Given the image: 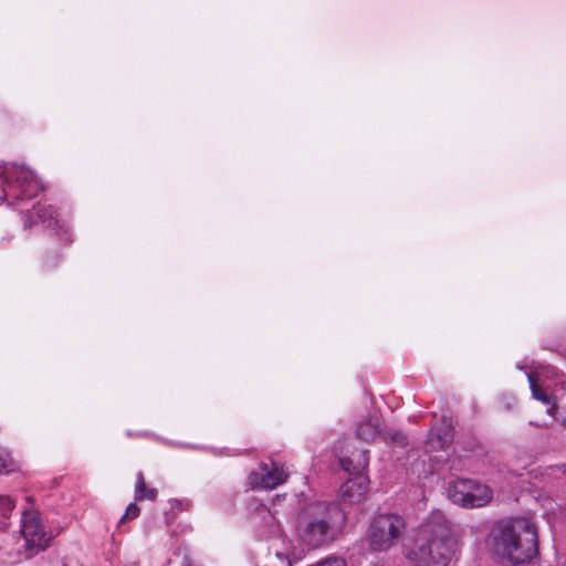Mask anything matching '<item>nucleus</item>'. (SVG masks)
Returning <instances> with one entry per match:
<instances>
[{"label":"nucleus","instance_id":"ddd939ff","mask_svg":"<svg viewBox=\"0 0 566 566\" xmlns=\"http://www.w3.org/2000/svg\"><path fill=\"white\" fill-rule=\"evenodd\" d=\"M380 421L377 417H370L363 420L358 427L356 434L365 441L374 440L379 433Z\"/></svg>","mask_w":566,"mask_h":566},{"label":"nucleus","instance_id":"4468645a","mask_svg":"<svg viewBox=\"0 0 566 566\" xmlns=\"http://www.w3.org/2000/svg\"><path fill=\"white\" fill-rule=\"evenodd\" d=\"M157 496L156 489H147L145 484L144 474L139 472L137 474V481L135 486V500L143 501L145 499L154 501Z\"/></svg>","mask_w":566,"mask_h":566},{"label":"nucleus","instance_id":"7ed1b4c3","mask_svg":"<svg viewBox=\"0 0 566 566\" xmlns=\"http://www.w3.org/2000/svg\"><path fill=\"white\" fill-rule=\"evenodd\" d=\"M327 506L315 504L302 515L297 535L306 549H315L332 541L329 523L326 520Z\"/></svg>","mask_w":566,"mask_h":566},{"label":"nucleus","instance_id":"423d86ee","mask_svg":"<svg viewBox=\"0 0 566 566\" xmlns=\"http://www.w3.org/2000/svg\"><path fill=\"white\" fill-rule=\"evenodd\" d=\"M447 491L452 503L464 509L485 506L493 497V492L488 485L468 479L450 483Z\"/></svg>","mask_w":566,"mask_h":566},{"label":"nucleus","instance_id":"20e7f679","mask_svg":"<svg viewBox=\"0 0 566 566\" xmlns=\"http://www.w3.org/2000/svg\"><path fill=\"white\" fill-rule=\"evenodd\" d=\"M20 532L23 544L18 552L23 558H31L44 551L52 538L46 532L41 514L33 510H27L21 517Z\"/></svg>","mask_w":566,"mask_h":566},{"label":"nucleus","instance_id":"9d476101","mask_svg":"<svg viewBox=\"0 0 566 566\" xmlns=\"http://www.w3.org/2000/svg\"><path fill=\"white\" fill-rule=\"evenodd\" d=\"M368 491V479L358 475L349 479L340 489V496L345 502H357Z\"/></svg>","mask_w":566,"mask_h":566},{"label":"nucleus","instance_id":"f257e3e1","mask_svg":"<svg viewBox=\"0 0 566 566\" xmlns=\"http://www.w3.org/2000/svg\"><path fill=\"white\" fill-rule=\"evenodd\" d=\"M485 548L501 566L532 564L538 555L537 527L527 517L499 521L485 538Z\"/></svg>","mask_w":566,"mask_h":566},{"label":"nucleus","instance_id":"2eb2a0df","mask_svg":"<svg viewBox=\"0 0 566 566\" xmlns=\"http://www.w3.org/2000/svg\"><path fill=\"white\" fill-rule=\"evenodd\" d=\"M15 502L9 495L0 494V527H4L6 520L10 517Z\"/></svg>","mask_w":566,"mask_h":566},{"label":"nucleus","instance_id":"f03ea898","mask_svg":"<svg viewBox=\"0 0 566 566\" xmlns=\"http://www.w3.org/2000/svg\"><path fill=\"white\" fill-rule=\"evenodd\" d=\"M454 552L455 541L447 520L433 514L419 527L406 557L415 566H448Z\"/></svg>","mask_w":566,"mask_h":566},{"label":"nucleus","instance_id":"0eeeda50","mask_svg":"<svg viewBox=\"0 0 566 566\" xmlns=\"http://www.w3.org/2000/svg\"><path fill=\"white\" fill-rule=\"evenodd\" d=\"M405 520L398 514H380L374 518L369 528V544L374 551L389 549L402 535Z\"/></svg>","mask_w":566,"mask_h":566},{"label":"nucleus","instance_id":"9b49d317","mask_svg":"<svg viewBox=\"0 0 566 566\" xmlns=\"http://www.w3.org/2000/svg\"><path fill=\"white\" fill-rule=\"evenodd\" d=\"M339 463L349 474L363 475V471L369 463L368 452L367 450H355L349 457L340 458Z\"/></svg>","mask_w":566,"mask_h":566},{"label":"nucleus","instance_id":"6ab92c4d","mask_svg":"<svg viewBox=\"0 0 566 566\" xmlns=\"http://www.w3.org/2000/svg\"><path fill=\"white\" fill-rule=\"evenodd\" d=\"M139 515V507L135 503H130L125 514L122 516L119 523H126L127 521H132Z\"/></svg>","mask_w":566,"mask_h":566},{"label":"nucleus","instance_id":"6e6552de","mask_svg":"<svg viewBox=\"0 0 566 566\" xmlns=\"http://www.w3.org/2000/svg\"><path fill=\"white\" fill-rule=\"evenodd\" d=\"M286 479L287 473L284 469L272 462L271 464H262L260 471L252 472L249 475V483L252 488L271 490L284 483Z\"/></svg>","mask_w":566,"mask_h":566},{"label":"nucleus","instance_id":"a211bd4d","mask_svg":"<svg viewBox=\"0 0 566 566\" xmlns=\"http://www.w3.org/2000/svg\"><path fill=\"white\" fill-rule=\"evenodd\" d=\"M427 444L430 450L441 449L444 446V439L440 434H437L433 430L430 431V434L427 440Z\"/></svg>","mask_w":566,"mask_h":566},{"label":"nucleus","instance_id":"412c9836","mask_svg":"<svg viewBox=\"0 0 566 566\" xmlns=\"http://www.w3.org/2000/svg\"><path fill=\"white\" fill-rule=\"evenodd\" d=\"M559 417H560L563 423L566 426V406L560 408Z\"/></svg>","mask_w":566,"mask_h":566},{"label":"nucleus","instance_id":"f3484780","mask_svg":"<svg viewBox=\"0 0 566 566\" xmlns=\"http://www.w3.org/2000/svg\"><path fill=\"white\" fill-rule=\"evenodd\" d=\"M14 468V462L11 455L2 448H0V473H9Z\"/></svg>","mask_w":566,"mask_h":566},{"label":"nucleus","instance_id":"39448f33","mask_svg":"<svg viewBox=\"0 0 566 566\" xmlns=\"http://www.w3.org/2000/svg\"><path fill=\"white\" fill-rule=\"evenodd\" d=\"M0 178L9 193L22 200L32 199L43 189L32 170L17 164L0 163Z\"/></svg>","mask_w":566,"mask_h":566},{"label":"nucleus","instance_id":"1a4fd4ad","mask_svg":"<svg viewBox=\"0 0 566 566\" xmlns=\"http://www.w3.org/2000/svg\"><path fill=\"white\" fill-rule=\"evenodd\" d=\"M527 379L530 382L533 398L538 401H542L544 405L548 406V409H547L548 413L552 416H555L556 411L558 410L556 400L539 384V373H537V371L527 373Z\"/></svg>","mask_w":566,"mask_h":566},{"label":"nucleus","instance_id":"dca6fc26","mask_svg":"<svg viewBox=\"0 0 566 566\" xmlns=\"http://www.w3.org/2000/svg\"><path fill=\"white\" fill-rule=\"evenodd\" d=\"M36 214L46 228H53L57 224V219L54 216L55 211L51 206L39 208Z\"/></svg>","mask_w":566,"mask_h":566},{"label":"nucleus","instance_id":"f8f14e48","mask_svg":"<svg viewBox=\"0 0 566 566\" xmlns=\"http://www.w3.org/2000/svg\"><path fill=\"white\" fill-rule=\"evenodd\" d=\"M305 548L294 546L290 541L282 539V548L275 551V556L291 566L293 562H298L305 556Z\"/></svg>","mask_w":566,"mask_h":566},{"label":"nucleus","instance_id":"5701e85b","mask_svg":"<svg viewBox=\"0 0 566 566\" xmlns=\"http://www.w3.org/2000/svg\"><path fill=\"white\" fill-rule=\"evenodd\" d=\"M185 566H189L188 564H186Z\"/></svg>","mask_w":566,"mask_h":566},{"label":"nucleus","instance_id":"4be33fe9","mask_svg":"<svg viewBox=\"0 0 566 566\" xmlns=\"http://www.w3.org/2000/svg\"><path fill=\"white\" fill-rule=\"evenodd\" d=\"M516 367H517L518 369H525V367H524V366H522V365H520V364H517V365H516Z\"/></svg>","mask_w":566,"mask_h":566},{"label":"nucleus","instance_id":"aec40b11","mask_svg":"<svg viewBox=\"0 0 566 566\" xmlns=\"http://www.w3.org/2000/svg\"><path fill=\"white\" fill-rule=\"evenodd\" d=\"M391 440L394 442H396L397 444H400V446H405L407 444V438L400 433V432H396L391 436Z\"/></svg>","mask_w":566,"mask_h":566}]
</instances>
